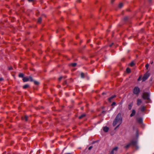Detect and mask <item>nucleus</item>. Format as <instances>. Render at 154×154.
Wrapping results in <instances>:
<instances>
[{"label": "nucleus", "mask_w": 154, "mask_h": 154, "mask_svg": "<svg viewBox=\"0 0 154 154\" xmlns=\"http://www.w3.org/2000/svg\"><path fill=\"white\" fill-rule=\"evenodd\" d=\"M122 118L121 116V114L119 113L116 116L112 124L113 126H115L117 125H120L122 123Z\"/></svg>", "instance_id": "obj_1"}, {"label": "nucleus", "mask_w": 154, "mask_h": 154, "mask_svg": "<svg viewBox=\"0 0 154 154\" xmlns=\"http://www.w3.org/2000/svg\"><path fill=\"white\" fill-rule=\"evenodd\" d=\"M149 97V94L147 92L144 93L142 96L143 99L146 100H148L146 102V103H151V100L150 99Z\"/></svg>", "instance_id": "obj_2"}, {"label": "nucleus", "mask_w": 154, "mask_h": 154, "mask_svg": "<svg viewBox=\"0 0 154 154\" xmlns=\"http://www.w3.org/2000/svg\"><path fill=\"white\" fill-rule=\"evenodd\" d=\"M130 143L131 145L134 147L136 149H137L139 148V147L137 144V140H132L130 141Z\"/></svg>", "instance_id": "obj_3"}, {"label": "nucleus", "mask_w": 154, "mask_h": 154, "mask_svg": "<svg viewBox=\"0 0 154 154\" xmlns=\"http://www.w3.org/2000/svg\"><path fill=\"white\" fill-rule=\"evenodd\" d=\"M23 80L24 82H26L27 81L33 82V80L32 77L29 76L27 77H24L23 79Z\"/></svg>", "instance_id": "obj_4"}, {"label": "nucleus", "mask_w": 154, "mask_h": 154, "mask_svg": "<svg viewBox=\"0 0 154 154\" xmlns=\"http://www.w3.org/2000/svg\"><path fill=\"white\" fill-rule=\"evenodd\" d=\"M140 91L139 87H135L133 90V93L136 95H138Z\"/></svg>", "instance_id": "obj_5"}, {"label": "nucleus", "mask_w": 154, "mask_h": 154, "mask_svg": "<svg viewBox=\"0 0 154 154\" xmlns=\"http://www.w3.org/2000/svg\"><path fill=\"white\" fill-rule=\"evenodd\" d=\"M149 76V73L148 72L146 73L142 78V81L143 82L145 81L148 78Z\"/></svg>", "instance_id": "obj_6"}, {"label": "nucleus", "mask_w": 154, "mask_h": 154, "mask_svg": "<svg viewBox=\"0 0 154 154\" xmlns=\"http://www.w3.org/2000/svg\"><path fill=\"white\" fill-rule=\"evenodd\" d=\"M142 101L141 100L139 99H137V105L138 106H140L142 103Z\"/></svg>", "instance_id": "obj_7"}, {"label": "nucleus", "mask_w": 154, "mask_h": 154, "mask_svg": "<svg viewBox=\"0 0 154 154\" xmlns=\"http://www.w3.org/2000/svg\"><path fill=\"white\" fill-rule=\"evenodd\" d=\"M136 113V111L134 109H133L130 115V117H132L134 116Z\"/></svg>", "instance_id": "obj_8"}, {"label": "nucleus", "mask_w": 154, "mask_h": 154, "mask_svg": "<svg viewBox=\"0 0 154 154\" xmlns=\"http://www.w3.org/2000/svg\"><path fill=\"white\" fill-rule=\"evenodd\" d=\"M109 128L107 127H105L103 128V130L105 132H107L108 131Z\"/></svg>", "instance_id": "obj_9"}, {"label": "nucleus", "mask_w": 154, "mask_h": 154, "mask_svg": "<svg viewBox=\"0 0 154 154\" xmlns=\"http://www.w3.org/2000/svg\"><path fill=\"white\" fill-rule=\"evenodd\" d=\"M131 145V144L130 143V142L128 144H127L126 146H125L124 147L126 149H127Z\"/></svg>", "instance_id": "obj_10"}, {"label": "nucleus", "mask_w": 154, "mask_h": 154, "mask_svg": "<svg viewBox=\"0 0 154 154\" xmlns=\"http://www.w3.org/2000/svg\"><path fill=\"white\" fill-rule=\"evenodd\" d=\"M137 121L139 123L141 124L143 122V119L141 118H138L137 119Z\"/></svg>", "instance_id": "obj_11"}, {"label": "nucleus", "mask_w": 154, "mask_h": 154, "mask_svg": "<svg viewBox=\"0 0 154 154\" xmlns=\"http://www.w3.org/2000/svg\"><path fill=\"white\" fill-rule=\"evenodd\" d=\"M34 82V83L35 85H39L40 83L39 82L37 81H33Z\"/></svg>", "instance_id": "obj_12"}, {"label": "nucleus", "mask_w": 154, "mask_h": 154, "mask_svg": "<svg viewBox=\"0 0 154 154\" xmlns=\"http://www.w3.org/2000/svg\"><path fill=\"white\" fill-rule=\"evenodd\" d=\"M116 97V96L115 95H114L111 97L110 98H109L108 99V100L109 102H111V100L113 99V98H115Z\"/></svg>", "instance_id": "obj_13"}, {"label": "nucleus", "mask_w": 154, "mask_h": 154, "mask_svg": "<svg viewBox=\"0 0 154 154\" xmlns=\"http://www.w3.org/2000/svg\"><path fill=\"white\" fill-rule=\"evenodd\" d=\"M86 116V114H83L82 115L80 116L79 117V119H81L82 118L85 117Z\"/></svg>", "instance_id": "obj_14"}, {"label": "nucleus", "mask_w": 154, "mask_h": 154, "mask_svg": "<svg viewBox=\"0 0 154 154\" xmlns=\"http://www.w3.org/2000/svg\"><path fill=\"white\" fill-rule=\"evenodd\" d=\"M24 75L22 73L20 74L19 75V77H21L23 78L24 77Z\"/></svg>", "instance_id": "obj_15"}, {"label": "nucleus", "mask_w": 154, "mask_h": 154, "mask_svg": "<svg viewBox=\"0 0 154 154\" xmlns=\"http://www.w3.org/2000/svg\"><path fill=\"white\" fill-rule=\"evenodd\" d=\"M141 110V111L143 112L145 110V107L143 106H142Z\"/></svg>", "instance_id": "obj_16"}, {"label": "nucleus", "mask_w": 154, "mask_h": 154, "mask_svg": "<svg viewBox=\"0 0 154 154\" xmlns=\"http://www.w3.org/2000/svg\"><path fill=\"white\" fill-rule=\"evenodd\" d=\"M85 75L83 72H81V78H84L85 77Z\"/></svg>", "instance_id": "obj_17"}, {"label": "nucleus", "mask_w": 154, "mask_h": 154, "mask_svg": "<svg viewBox=\"0 0 154 154\" xmlns=\"http://www.w3.org/2000/svg\"><path fill=\"white\" fill-rule=\"evenodd\" d=\"M132 103H131V104H130V105H128V109H131L132 108Z\"/></svg>", "instance_id": "obj_18"}, {"label": "nucleus", "mask_w": 154, "mask_h": 154, "mask_svg": "<svg viewBox=\"0 0 154 154\" xmlns=\"http://www.w3.org/2000/svg\"><path fill=\"white\" fill-rule=\"evenodd\" d=\"M118 149V147H116L114 148L113 149V150H114L115 152H116Z\"/></svg>", "instance_id": "obj_19"}, {"label": "nucleus", "mask_w": 154, "mask_h": 154, "mask_svg": "<svg viewBox=\"0 0 154 154\" xmlns=\"http://www.w3.org/2000/svg\"><path fill=\"white\" fill-rule=\"evenodd\" d=\"M42 19L41 17H40L38 20V22L39 23H40L41 22Z\"/></svg>", "instance_id": "obj_20"}, {"label": "nucleus", "mask_w": 154, "mask_h": 154, "mask_svg": "<svg viewBox=\"0 0 154 154\" xmlns=\"http://www.w3.org/2000/svg\"><path fill=\"white\" fill-rule=\"evenodd\" d=\"M71 65L73 67H75L77 63H71Z\"/></svg>", "instance_id": "obj_21"}, {"label": "nucleus", "mask_w": 154, "mask_h": 154, "mask_svg": "<svg viewBox=\"0 0 154 154\" xmlns=\"http://www.w3.org/2000/svg\"><path fill=\"white\" fill-rule=\"evenodd\" d=\"M123 6V4L122 3H120L119 5V8H122Z\"/></svg>", "instance_id": "obj_22"}, {"label": "nucleus", "mask_w": 154, "mask_h": 154, "mask_svg": "<svg viewBox=\"0 0 154 154\" xmlns=\"http://www.w3.org/2000/svg\"><path fill=\"white\" fill-rule=\"evenodd\" d=\"M126 71L128 73H129L131 72V70L129 68H127L126 69Z\"/></svg>", "instance_id": "obj_23"}, {"label": "nucleus", "mask_w": 154, "mask_h": 154, "mask_svg": "<svg viewBox=\"0 0 154 154\" xmlns=\"http://www.w3.org/2000/svg\"><path fill=\"white\" fill-rule=\"evenodd\" d=\"M24 119H25L26 121H27L28 120V117L26 116H25Z\"/></svg>", "instance_id": "obj_24"}, {"label": "nucleus", "mask_w": 154, "mask_h": 154, "mask_svg": "<svg viewBox=\"0 0 154 154\" xmlns=\"http://www.w3.org/2000/svg\"><path fill=\"white\" fill-rule=\"evenodd\" d=\"M63 77L61 76L58 78V81H60L63 78Z\"/></svg>", "instance_id": "obj_25"}, {"label": "nucleus", "mask_w": 154, "mask_h": 154, "mask_svg": "<svg viewBox=\"0 0 154 154\" xmlns=\"http://www.w3.org/2000/svg\"><path fill=\"white\" fill-rule=\"evenodd\" d=\"M142 79V76H140L138 79V81H139L141 80V79Z\"/></svg>", "instance_id": "obj_26"}, {"label": "nucleus", "mask_w": 154, "mask_h": 154, "mask_svg": "<svg viewBox=\"0 0 154 154\" xmlns=\"http://www.w3.org/2000/svg\"><path fill=\"white\" fill-rule=\"evenodd\" d=\"M4 81V79L2 78H0V82H3Z\"/></svg>", "instance_id": "obj_27"}, {"label": "nucleus", "mask_w": 154, "mask_h": 154, "mask_svg": "<svg viewBox=\"0 0 154 154\" xmlns=\"http://www.w3.org/2000/svg\"><path fill=\"white\" fill-rule=\"evenodd\" d=\"M134 63L132 62L130 64V65L131 66H134Z\"/></svg>", "instance_id": "obj_28"}, {"label": "nucleus", "mask_w": 154, "mask_h": 154, "mask_svg": "<svg viewBox=\"0 0 154 154\" xmlns=\"http://www.w3.org/2000/svg\"><path fill=\"white\" fill-rule=\"evenodd\" d=\"M115 151L113 150H112V151L111 152V153L112 154H113L115 153Z\"/></svg>", "instance_id": "obj_29"}, {"label": "nucleus", "mask_w": 154, "mask_h": 154, "mask_svg": "<svg viewBox=\"0 0 154 154\" xmlns=\"http://www.w3.org/2000/svg\"><path fill=\"white\" fill-rule=\"evenodd\" d=\"M93 148V146H90L88 148V149L89 150H91Z\"/></svg>", "instance_id": "obj_30"}, {"label": "nucleus", "mask_w": 154, "mask_h": 154, "mask_svg": "<svg viewBox=\"0 0 154 154\" xmlns=\"http://www.w3.org/2000/svg\"><path fill=\"white\" fill-rule=\"evenodd\" d=\"M136 137H138V134L137 131V132H136Z\"/></svg>", "instance_id": "obj_31"}, {"label": "nucleus", "mask_w": 154, "mask_h": 154, "mask_svg": "<svg viewBox=\"0 0 154 154\" xmlns=\"http://www.w3.org/2000/svg\"><path fill=\"white\" fill-rule=\"evenodd\" d=\"M116 104V102H113V103H112V104L111 105L112 106H113V105H115Z\"/></svg>", "instance_id": "obj_32"}, {"label": "nucleus", "mask_w": 154, "mask_h": 154, "mask_svg": "<svg viewBox=\"0 0 154 154\" xmlns=\"http://www.w3.org/2000/svg\"><path fill=\"white\" fill-rule=\"evenodd\" d=\"M149 65L148 64H146V68L147 69L149 67Z\"/></svg>", "instance_id": "obj_33"}, {"label": "nucleus", "mask_w": 154, "mask_h": 154, "mask_svg": "<svg viewBox=\"0 0 154 154\" xmlns=\"http://www.w3.org/2000/svg\"><path fill=\"white\" fill-rule=\"evenodd\" d=\"M13 68L12 67H11L9 68V70H11Z\"/></svg>", "instance_id": "obj_34"}, {"label": "nucleus", "mask_w": 154, "mask_h": 154, "mask_svg": "<svg viewBox=\"0 0 154 154\" xmlns=\"http://www.w3.org/2000/svg\"><path fill=\"white\" fill-rule=\"evenodd\" d=\"M119 125H118L115 128V130H116L117 128L119 126Z\"/></svg>", "instance_id": "obj_35"}, {"label": "nucleus", "mask_w": 154, "mask_h": 154, "mask_svg": "<svg viewBox=\"0 0 154 154\" xmlns=\"http://www.w3.org/2000/svg\"><path fill=\"white\" fill-rule=\"evenodd\" d=\"M28 0L29 2H32L33 1V0Z\"/></svg>", "instance_id": "obj_36"}, {"label": "nucleus", "mask_w": 154, "mask_h": 154, "mask_svg": "<svg viewBox=\"0 0 154 154\" xmlns=\"http://www.w3.org/2000/svg\"><path fill=\"white\" fill-rule=\"evenodd\" d=\"M114 0H111V2L112 3L114 2Z\"/></svg>", "instance_id": "obj_37"}, {"label": "nucleus", "mask_w": 154, "mask_h": 154, "mask_svg": "<svg viewBox=\"0 0 154 154\" xmlns=\"http://www.w3.org/2000/svg\"><path fill=\"white\" fill-rule=\"evenodd\" d=\"M106 94V92H103L102 93V94L103 95H104V94Z\"/></svg>", "instance_id": "obj_38"}, {"label": "nucleus", "mask_w": 154, "mask_h": 154, "mask_svg": "<svg viewBox=\"0 0 154 154\" xmlns=\"http://www.w3.org/2000/svg\"><path fill=\"white\" fill-rule=\"evenodd\" d=\"M24 87H28V85H25L24 86Z\"/></svg>", "instance_id": "obj_39"}, {"label": "nucleus", "mask_w": 154, "mask_h": 154, "mask_svg": "<svg viewBox=\"0 0 154 154\" xmlns=\"http://www.w3.org/2000/svg\"><path fill=\"white\" fill-rule=\"evenodd\" d=\"M77 2H80V0H77Z\"/></svg>", "instance_id": "obj_40"}, {"label": "nucleus", "mask_w": 154, "mask_h": 154, "mask_svg": "<svg viewBox=\"0 0 154 154\" xmlns=\"http://www.w3.org/2000/svg\"><path fill=\"white\" fill-rule=\"evenodd\" d=\"M65 154H72L71 153H65Z\"/></svg>", "instance_id": "obj_41"}, {"label": "nucleus", "mask_w": 154, "mask_h": 154, "mask_svg": "<svg viewBox=\"0 0 154 154\" xmlns=\"http://www.w3.org/2000/svg\"><path fill=\"white\" fill-rule=\"evenodd\" d=\"M113 43H112V45H110V46L111 47V46H112V45H113Z\"/></svg>", "instance_id": "obj_42"}]
</instances>
